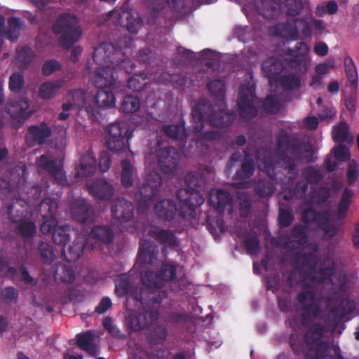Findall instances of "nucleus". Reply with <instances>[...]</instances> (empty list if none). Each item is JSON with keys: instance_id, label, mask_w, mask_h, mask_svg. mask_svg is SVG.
<instances>
[{"instance_id": "nucleus-1", "label": "nucleus", "mask_w": 359, "mask_h": 359, "mask_svg": "<svg viewBox=\"0 0 359 359\" xmlns=\"http://www.w3.org/2000/svg\"><path fill=\"white\" fill-rule=\"evenodd\" d=\"M355 309V302L349 299H343L339 305L330 309L324 323H314L309 325L304 335V343L308 346L305 353L306 359H333L331 356H327L326 352L328 344L322 338L328 330H335L341 320L348 314L353 312Z\"/></svg>"}, {"instance_id": "nucleus-2", "label": "nucleus", "mask_w": 359, "mask_h": 359, "mask_svg": "<svg viewBox=\"0 0 359 359\" xmlns=\"http://www.w3.org/2000/svg\"><path fill=\"white\" fill-rule=\"evenodd\" d=\"M276 154L280 167L285 172L283 182L288 184L293 183L299 173L296 160L306 163L313 160L312 147L306 142L292 140L287 134L278 137Z\"/></svg>"}, {"instance_id": "nucleus-3", "label": "nucleus", "mask_w": 359, "mask_h": 359, "mask_svg": "<svg viewBox=\"0 0 359 359\" xmlns=\"http://www.w3.org/2000/svg\"><path fill=\"white\" fill-rule=\"evenodd\" d=\"M52 29L55 34L61 35L58 43L61 48L67 50L78 41L82 34L78 18L69 13L60 14L53 22Z\"/></svg>"}, {"instance_id": "nucleus-4", "label": "nucleus", "mask_w": 359, "mask_h": 359, "mask_svg": "<svg viewBox=\"0 0 359 359\" xmlns=\"http://www.w3.org/2000/svg\"><path fill=\"white\" fill-rule=\"evenodd\" d=\"M294 306L297 312H302L301 323L304 327L310 325L313 320L319 318L323 313L321 303L313 290L299 292L294 299Z\"/></svg>"}, {"instance_id": "nucleus-5", "label": "nucleus", "mask_w": 359, "mask_h": 359, "mask_svg": "<svg viewBox=\"0 0 359 359\" xmlns=\"http://www.w3.org/2000/svg\"><path fill=\"white\" fill-rule=\"evenodd\" d=\"M309 46L305 42L300 41L296 43L294 48L283 49L281 57L291 69L305 73L309 64Z\"/></svg>"}, {"instance_id": "nucleus-6", "label": "nucleus", "mask_w": 359, "mask_h": 359, "mask_svg": "<svg viewBox=\"0 0 359 359\" xmlns=\"http://www.w3.org/2000/svg\"><path fill=\"white\" fill-rule=\"evenodd\" d=\"M162 184L161 176L155 171L147 174L145 181L135 194V198L142 208H149L158 194Z\"/></svg>"}, {"instance_id": "nucleus-7", "label": "nucleus", "mask_w": 359, "mask_h": 359, "mask_svg": "<svg viewBox=\"0 0 359 359\" xmlns=\"http://www.w3.org/2000/svg\"><path fill=\"white\" fill-rule=\"evenodd\" d=\"M155 154L162 172L169 175L175 172L180 158V153L177 149L168 145L166 142L158 140Z\"/></svg>"}, {"instance_id": "nucleus-8", "label": "nucleus", "mask_w": 359, "mask_h": 359, "mask_svg": "<svg viewBox=\"0 0 359 359\" xmlns=\"http://www.w3.org/2000/svg\"><path fill=\"white\" fill-rule=\"evenodd\" d=\"M176 276L175 265L164 263L161 266L158 273L151 271L141 272L140 279L142 284L150 289H161L164 286L165 282L173 280Z\"/></svg>"}, {"instance_id": "nucleus-9", "label": "nucleus", "mask_w": 359, "mask_h": 359, "mask_svg": "<svg viewBox=\"0 0 359 359\" xmlns=\"http://www.w3.org/2000/svg\"><path fill=\"white\" fill-rule=\"evenodd\" d=\"M107 147L117 154L124 151L126 148L125 139L128 140L131 137L128 124L122 121L111 123L107 128Z\"/></svg>"}, {"instance_id": "nucleus-10", "label": "nucleus", "mask_w": 359, "mask_h": 359, "mask_svg": "<svg viewBox=\"0 0 359 359\" xmlns=\"http://www.w3.org/2000/svg\"><path fill=\"white\" fill-rule=\"evenodd\" d=\"M256 100L257 97L252 88L245 85L240 86L237 106L239 116L242 119L248 121L257 115Z\"/></svg>"}, {"instance_id": "nucleus-11", "label": "nucleus", "mask_w": 359, "mask_h": 359, "mask_svg": "<svg viewBox=\"0 0 359 359\" xmlns=\"http://www.w3.org/2000/svg\"><path fill=\"white\" fill-rule=\"evenodd\" d=\"M177 199L181 202L179 215L182 218H193L196 216V208L204 203V198L197 191L189 192L184 189L177 191Z\"/></svg>"}, {"instance_id": "nucleus-12", "label": "nucleus", "mask_w": 359, "mask_h": 359, "mask_svg": "<svg viewBox=\"0 0 359 359\" xmlns=\"http://www.w3.org/2000/svg\"><path fill=\"white\" fill-rule=\"evenodd\" d=\"M158 309H145L138 314L129 313L126 318L127 327L133 332H139L151 327L159 318Z\"/></svg>"}, {"instance_id": "nucleus-13", "label": "nucleus", "mask_w": 359, "mask_h": 359, "mask_svg": "<svg viewBox=\"0 0 359 359\" xmlns=\"http://www.w3.org/2000/svg\"><path fill=\"white\" fill-rule=\"evenodd\" d=\"M29 107L28 101L23 98L15 99L6 104L5 111L10 116L13 127H21L32 115V111H28Z\"/></svg>"}, {"instance_id": "nucleus-14", "label": "nucleus", "mask_w": 359, "mask_h": 359, "mask_svg": "<svg viewBox=\"0 0 359 359\" xmlns=\"http://www.w3.org/2000/svg\"><path fill=\"white\" fill-rule=\"evenodd\" d=\"M318 263L317 255L314 252H296L292 259V266L305 277L315 278Z\"/></svg>"}, {"instance_id": "nucleus-15", "label": "nucleus", "mask_w": 359, "mask_h": 359, "mask_svg": "<svg viewBox=\"0 0 359 359\" xmlns=\"http://www.w3.org/2000/svg\"><path fill=\"white\" fill-rule=\"evenodd\" d=\"M57 209V203L51 198H45L41 202L39 211L44 213L43 222L40 226V231L43 234L46 235L53 232L54 229L57 228V219L55 214Z\"/></svg>"}, {"instance_id": "nucleus-16", "label": "nucleus", "mask_w": 359, "mask_h": 359, "mask_svg": "<svg viewBox=\"0 0 359 359\" xmlns=\"http://www.w3.org/2000/svg\"><path fill=\"white\" fill-rule=\"evenodd\" d=\"M215 109L212 103L205 99L200 100L192 110V116L195 122L194 130L201 132L204 128L205 121H210Z\"/></svg>"}, {"instance_id": "nucleus-17", "label": "nucleus", "mask_w": 359, "mask_h": 359, "mask_svg": "<svg viewBox=\"0 0 359 359\" xmlns=\"http://www.w3.org/2000/svg\"><path fill=\"white\" fill-rule=\"evenodd\" d=\"M158 249L154 242L140 239L137 252V262L140 268L152 266L158 262Z\"/></svg>"}, {"instance_id": "nucleus-18", "label": "nucleus", "mask_w": 359, "mask_h": 359, "mask_svg": "<svg viewBox=\"0 0 359 359\" xmlns=\"http://www.w3.org/2000/svg\"><path fill=\"white\" fill-rule=\"evenodd\" d=\"M118 79L115 67L110 65L97 67L92 78V82L98 89L111 88Z\"/></svg>"}, {"instance_id": "nucleus-19", "label": "nucleus", "mask_w": 359, "mask_h": 359, "mask_svg": "<svg viewBox=\"0 0 359 359\" xmlns=\"http://www.w3.org/2000/svg\"><path fill=\"white\" fill-rule=\"evenodd\" d=\"M70 209L73 219L81 224H91L95 220L94 208L84 199L74 201L72 203Z\"/></svg>"}, {"instance_id": "nucleus-20", "label": "nucleus", "mask_w": 359, "mask_h": 359, "mask_svg": "<svg viewBox=\"0 0 359 359\" xmlns=\"http://www.w3.org/2000/svg\"><path fill=\"white\" fill-rule=\"evenodd\" d=\"M132 287V280L130 275L127 273L121 274L115 281V293L117 297H122L127 294H131L133 298L142 304L144 303L143 297L144 291L141 289Z\"/></svg>"}, {"instance_id": "nucleus-21", "label": "nucleus", "mask_w": 359, "mask_h": 359, "mask_svg": "<svg viewBox=\"0 0 359 359\" xmlns=\"http://www.w3.org/2000/svg\"><path fill=\"white\" fill-rule=\"evenodd\" d=\"M121 55V51L109 43H102L95 48L93 58L100 67L116 63V55Z\"/></svg>"}, {"instance_id": "nucleus-22", "label": "nucleus", "mask_w": 359, "mask_h": 359, "mask_svg": "<svg viewBox=\"0 0 359 359\" xmlns=\"http://www.w3.org/2000/svg\"><path fill=\"white\" fill-rule=\"evenodd\" d=\"M218 107V111H215L210 118V123L217 128H225L231 126L236 118V112L233 110H226L225 100H219V102L215 103Z\"/></svg>"}, {"instance_id": "nucleus-23", "label": "nucleus", "mask_w": 359, "mask_h": 359, "mask_svg": "<svg viewBox=\"0 0 359 359\" xmlns=\"http://www.w3.org/2000/svg\"><path fill=\"white\" fill-rule=\"evenodd\" d=\"M297 18L288 19L285 22H279L270 28L271 34L290 40H297L299 31L297 27Z\"/></svg>"}, {"instance_id": "nucleus-24", "label": "nucleus", "mask_w": 359, "mask_h": 359, "mask_svg": "<svg viewBox=\"0 0 359 359\" xmlns=\"http://www.w3.org/2000/svg\"><path fill=\"white\" fill-rule=\"evenodd\" d=\"M112 216L119 222H128L133 217V203L123 198H116L111 207Z\"/></svg>"}, {"instance_id": "nucleus-25", "label": "nucleus", "mask_w": 359, "mask_h": 359, "mask_svg": "<svg viewBox=\"0 0 359 359\" xmlns=\"http://www.w3.org/2000/svg\"><path fill=\"white\" fill-rule=\"evenodd\" d=\"M89 193L95 198L109 201L114 194V187L103 179H96L87 184Z\"/></svg>"}, {"instance_id": "nucleus-26", "label": "nucleus", "mask_w": 359, "mask_h": 359, "mask_svg": "<svg viewBox=\"0 0 359 359\" xmlns=\"http://www.w3.org/2000/svg\"><path fill=\"white\" fill-rule=\"evenodd\" d=\"M308 206L304 208L300 214V221L303 224L315 223L317 226L326 224L328 220V211H318L311 202L305 203Z\"/></svg>"}, {"instance_id": "nucleus-27", "label": "nucleus", "mask_w": 359, "mask_h": 359, "mask_svg": "<svg viewBox=\"0 0 359 359\" xmlns=\"http://www.w3.org/2000/svg\"><path fill=\"white\" fill-rule=\"evenodd\" d=\"M52 135V130L47 123L43 121L38 125H32L28 127L26 138L32 140L34 143L43 145L46 140Z\"/></svg>"}, {"instance_id": "nucleus-28", "label": "nucleus", "mask_w": 359, "mask_h": 359, "mask_svg": "<svg viewBox=\"0 0 359 359\" xmlns=\"http://www.w3.org/2000/svg\"><path fill=\"white\" fill-rule=\"evenodd\" d=\"M97 168V162L94 154L88 151L80 158L79 168L76 169V177H88L93 176Z\"/></svg>"}, {"instance_id": "nucleus-29", "label": "nucleus", "mask_w": 359, "mask_h": 359, "mask_svg": "<svg viewBox=\"0 0 359 359\" xmlns=\"http://www.w3.org/2000/svg\"><path fill=\"white\" fill-rule=\"evenodd\" d=\"M258 166L259 170L273 180H282L276 172V164L271 151L268 150L259 151L258 153Z\"/></svg>"}, {"instance_id": "nucleus-30", "label": "nucleus", "mask_w": 359, "mask_h": 359, "mask_svg": "<svg viewBox=\"0 0 359 359\" xmlns=\"http://www.w3.org/2000/svg\"><path fill=\"white\" fill-rule=\"evenodd\" d=\"M208 203L217 212L223 213L226 208H232V198L230 194L223 189L216 190L215 194H210Z\"/></svg>"}, {"instance_id": "nucleus-31", "label": "nucleus", "mask_w": 359, "mask_h": 359, "mask_svg": "<svg viewBox=\"0 0 359 359\" xmlns=\"http://www.w3.org/2000/svg\"><path fill=\"white\" fill-rule=\"evenodd\" d=\"M177 211V204L173 199L161 200L154 206V212L157 217L165 221L172 220Z\"/></svg>"}, {"instance_id": "nucleus-32", "label": "nucleus", "mask_w": 359, "mask_h": 359, "mask_svg": "<svg viewBox=\"0 0 359 359\" xmlns=\"http://www.w3.org/2000/svg\"><path fill=\"white\" fill-rule=\"evenodd\" d=\"M150 235L158 243L171 249L178 247L180 244L175 233L170 229L150 230Z\"/></svg>"}, {"instance_id": "nucleus-33", "label": "nucleus", "mask_w": 359, "mask_h": 359, "mask_svg": "<svg viewBox=\"0 0 359 359\" xmlns=\"http://www.w3.org/2000/svg\"><path fill=\"white\" fill-rule=\"evenodd\" d=\"M119 24L132 34H136L142 25V21L137 13L123 11L118 15Z\"/></svg>"}, {"instance_id": "nucleus-34", "label": "nucleus", "mask_w": 359, "mask_h": 359, "mask_svg": "<svg viewBox=\"0 0 359 359\" xmlns=\"http://www.w3.org/2000/svg\"><path fill=\"white\" fill-rule=\"evenodd\" d=\"M283 69V62L276 57H269L265 60L262 65V72L264 77L269 82L276 79Z\"/></svg>"}, {"instance_id": "nucleus-35", "label": "nucleus", "mask_w": 359, "mask_h": 359, "mask_svg": "<svg viewBox=\"0 0 359 359\" xmlns=\"http://www.w3.org/2000/svg\"><path fill=\"white\" fill-rule=\"evenodd\" d=\"M39 165L46 170L59 184L65 180V175L54 160H51L46 154L39 157Z\"/></svg>"}, {"instance_id": "nucleus-36", "label": "nucleus", "mask_w": 359, "mask_h": 359, "mask_svg": "<svg viewBox=\"0 0 359 359\" xmlns=\"http://www.w3.org/2000/svg\"><path fill=\"white\" fill-rule=\"evenodd\" d=\"M255 171V164L252 156L249 153L245 152L241 168L236 170L233 178L239 180H248L254 175Z\"/></svg>"}, {"instance_id": "nucleus-37", "label": "nucleus", "mask_w": 359, "mask_h": 359, "mask_svg": "<svg viewBox=\"0 0 359 359\" xmlns=\"http://www.w3.org/2000/svg\"><path fill=\"white\" fill-rule=\"evenodd\" d=\"M94 335L90 331H86L84 333L79 334L76 336L77 346L85 351L92 357H96L98 355V349L93 344Z\"/></svg>"}, {"instance_id": "nucleus-38", "label": "nucleus", "mask_w": 359, "mask_h": 359, "mask_svg": "<svg viewBox=\"0 0 359 359\" xmlns=\"http://www.w3.org/2000/svg\"><path fill=\"white\" fill-rule=\"evenodd\" d=\"M184 183L187 186L185 189L189 192L197 191L201 194V190L205 187V180L201 173L196 171H191L186 174L184 177Z\"/></svg>"}, {"instance_id": "nucleus-39", "label": "nucleus", "mask_w": 359, "mask_h": 359, "mask_svg": "<svg viewBox=\"0 0 359 359\" xmlns=\"http://www.w3.org/2000/svg\"><path fill=\"white\" fill-rule=\"evenodd\" d=\"M353 196L354 191L351 189L346 187L343 190L337 209V217L338 219H344L346 217Z\"/></svg>"}, {"instance_id": "nucleus-40", "label": "nucleus", "mask_w": 359, "mask_h": 359, "mask_svg": "<svg viewBox=\"0 0 359 359\" xmlns=\"http://www.w3.org/2000/svg\"><path fill=\"white\" fill-rule=\"evenodd\" d=\"M332 139L334 142L351 144L353 142V136L350 133L346 122L341 121L334 126L332 129Z\"/></svg>"}, {"instance_id": "nucleus-41", "label": "nucleus", "mask_w": 359, "mask_h": 359, "mask_svg": "<svg viewBox=\"0 0 359 359\" xmlns=\"http://www.w3.org/2000/svg\"><path fill=\"white\" fill-rule=\"evenodd\" d=\"M63 80L43 82L39 88V95L43 100L53 98L63 86Z\"/></svg>"}, {"instance_id": "nucleus-42", "label": "nucleus", "mask_w": 359, "mask_h": 359, "mask_svg": "<svg viewBox=\"0 0 359 359\" xmlns=\"http://www.w3.org/2000/svg\"><path fill=\"white\" fill-rule=\"evenodd\" d=\"M283 0H264L263 9L260 13L266 18L275 19L281 13Z\"/></svg>"}, {"instance_id": "nucleus-43", "label": "nucleus", "mask_w": 359, "mask_h": 359, "mask_svg": "<svg viewBox=\"0 0 359 359\" xmlns=\"http://www.w3.org/2000/svg\"><path fill=\"white\" fill-rule=\"evenodd\" d=\"M8 28L4 30L3 36L12 42H15L20 37V32L24 26L23 21L17 17H11L8 20Z\"/></svg>"}, {"instance_id": "nucleus-44", "label": "nucleus", "mask_w": 359, "mask_h": 359, "mask_svg": "<svg viewBox=\"0 0 359 359\" xmlns=\"http://www.w3.org/2000/svg\"><path fill=\"white\" fill-rule=\"evenodd\" d=\"M162 131L169 138L176 140H186L188 136L185 127L181 124L164 125Z\"/></svg>"}, {"instance_id": "nucleus-45", "label": "nucleus", "mask_w": 359, "mask_h": 359, "mask_svg": "<svg viewBox=\"0 0 359 359\" xmlns=\"http://www.w3.org/2000/svg\"><path fill=\"white\" fill-rule=\"evenodd\" d=\"M135 168L130 160L124 159L121 161V182L123 187L129 188L133 184Z\"/></svg>"}, {"instance_id": "nucleus-46", "label": "nucleus", "mask_w": 359, "mask_h": 359, "mask_svg": "<svg viewBox=\"0 0 359 359\" xmlns=\"http://www.w3.org/2000/svg\"><path fill=\"white\" fill-rule=\"evenodd\" d=\"M85 244L81 241L75 240L72 244L69 247L67 250V255L64 249L62 250V256L65 257V259L69 262H75L78 260L82 255Z\"/></svg>"}, {"instance_id": "nucleus-47", "label": "nucleus", "mask_w": 359, "mask_h": 359, "mask_svg": "<svg viewBox=\"0 0 359 359\" xmlns=\"http://www.w3.org/2000/svg\"><path fill=\"white\" fill-rule=\"evenodd\" d=\"M278 181L271 178L260 180L255 186V194L261 198H270L275 191L274 182H278Z\"/></svg>"}, {"instance_id": "nucleus-48", "label": "nucleus", "mask_w": 359, "mask_h": 359, "mask_svg": "<svg viewBox=\"0 0 359 359\" xmlns=\"http://www.w3.org/2000/svg\"><path fill=\"white\" fill-rule=\"evenodd\" d=\"M313 203L320 205L327 202L331 197L330 188L325 186L313 187L309 193Z\"/></svg>"}, {"instance_id": "nucleus-49", "label": "nucleus", "mask_w": 359, "mask_h": 359, "mask_svg": "<svg viewBox=\"0 0 359 359\" xmlns=\"http://www.w3.org/2000/svg\"><path fill=\"white\" fill-rule=\"evenodd\" d=\"M90 234L93 238H97L105 244H109L114 240V231L108 226H94Z\"/></svg>"}, {"instance_id": "nucleus-50", "label": "nucleus", "mask_w": 359, "mask_h": 359, "mask_svg": "<svg viewBox=\"0 0 359 359\" xmlns=\"http://www.w3.org/2000/svg\"><path fill=\"white\" fill-rule=\"evenodd\" d=\"M345 73L348 80L353 90H356L358 87V76L355 65L349 55L344 57V60Z\"/></svg>"}, {"instance_id": "nucleus-51", "label": "nucleus", "mask_w": 359, "mask_h": 359, "mask_svg": "<svg viewBox=\"0 0 359 359\" xmlns=\"http://www.w3.org/2000/svg\"><path fill=\"white\" fill-rule=\"evenodd\" d=\"M70 227L69 225L57 226L54 229L52 239L55 245H60L62 250L70 241Z\"/></svg>"}, {"instance_id": "nucleus-52", "label": "nucleus", "mask_w": 359, "mask_h": 359, "mask_svg": "<svg viewBox=\"0 0 359 359\" xmlns=\"http://www.w3.org/2000/svg\"><path fill=\"white\" fill-rule=\"evenodd\" d=\"M301 175L309 184L312 185L318 184L324 177L321 171L313 165H308L304 168Z\"/></svg>"}, {"instance_id": "nucleus-53", "label": "nucleus", "mask_w": 359, "mask_h": 359, "mask_svg": "<svg viewBox=\"0 0 359 359\" xmlns=\"http://www.w3.org/2000/svg\"><path fill=\"white\" fill-rule=\"evenodd\" d=\"M95 100L99 107H112L115 105V96L111 88L99 89Z\"/></svg>"}, {"instance_id": "nucleus-54", "label": "nucleus", "mask_w": 359, "mask_h": 359, "mask_svg": "<svg viewBox=\"0 0 359 359\" xmlns=\"http://www.w3.org/2000/svg\"><path fill=\"white\" fill-rule=\"evenodd\" d=\"M36 57L34 51L29 46H24L17 50L16 59L19 62L21 68H27Z\"/></svg>"}, {"instance_id": "nucleus-55", "label": "nucleus", "mask_w": 359, "mask_h": 359, "mask_svg": "<svg viewBox=\"0 0 359 359\" xmlns=\"http://www.w3.org/2000/svg\"><path fill=\"white\" fill-rule=\"evenodd\" d=\"M55 276L63 283H70L75 280V272L69 265L60 264L56 266Z\"/></svg>"}, {"instance_id": "nucleus-56", "label": "nucleus", "mask_w": 359, "mask_h": 359, "mask_svg": "<svg viewBox=\"0 0 359 359\" xmlns=\"http://www.w3.org/2000/svg\"><path fill=\"white\" fill-rule=\"evenodd\" d=\"M208 88L210 93L216 98L215 103L219 102V100H225L226 86L223 81L215 79L208 84Z\"/></svg>"}, {"instance_id": "nucleus-57", "label": "nucleus", "mask_w": 359, "mask_h": 359, "mask_svg": "<svg viewBox=\"0 0 359 359\" xmlns=\"http://www.w3.org/2000/svg\"><path fill=\"white\" fill-rule=\"evenodd\" d=\"M148 76L144 72H141L131 76L127 82V86L133 91H141L148 83Z\"/></svg>"}, {"instance_id": "nucleus-58", "label": "nucleus", "mask_w": 359, "mask_h": 359, "mask_svg": "<svg viewBox=\"0 0 359 359\" xmlns=\"http://www.w3.org/2000/svg\"><path fill=\"white\" fill-rule=\"evenodd\" d=\"M308 226L304 224H297L290 231V236L297 238L299 245H305L309 241L307 234Z\"/></svg>"}, {"instance_id": "nucleus-59", "label": "nucleus", "mask_w": 359, "mask_h": 359, "mask_svg": "<svg viewBox=\"0 0 359 359\" xmlns=\"http://www.w3.org/2000/svg\"><path fill=\"white\" fill-rule=\"evenodd\" d=\"M140 107V100L133 95H126L121 102L120 110L125 114H132L139 110Z\"/></svg>"}, {"instance_id": "nucleus-60", "label": "nucleus", "mask_w": 359, "mask_h": 359, "mask_svg": "<svg viewBox=\"0 0 359 359\" xmlns=\"http://www.w3.org/2000/svg\"><path fill=\"white\" fill-rule=\"evenodd\" d=\"M38 250L42 262L48 265L53 263L55 258L53 248L48 243L40 241L38 244Z\"/></svg>"}, {"instance_id": "nucleus-61", "label": "nucleus", "mask_w": 359, "mask_h": 359, "mask_svg": "<svg viewBox=\"0 0 359 359\" xmlns=\"http://www.w3.org/2000/svg\"><path fill=\"white\" fill-rule=\"evenodd\" d=\"M282 7L287 15L295 17L301 13L304 6L302 0H283Z\"/></svg>"}, {"instance_id": "nucleus-62", "label": "nucleus", "mask_w": 359, "mask_h": 359, "mask_svg": "<svg viewBox=\"0 0 359 359\" xmlns=\"http://www.w3.org/2000/svg\"><path fill=\"white\" fill-rule=\"evenodd\" d=\"M261 108L269 114H276L280 109V104L276 95H268L261 102Z\"/></svg>"}, {"instance_id": "nucleus-63", "label": "nucleus", "mask_w": 359, "mask_h": 359, "mask_svg": "<svg viewBox=\"0 0 359 359\" xmlns=\"http://www.w3.org/2000/svg\"><path fill=\"white\" fill-rule=\"evenodd\" d=\"M279 83L285 90H289L298 89L301 86L300 79L294 74L280 76Z\"/></svg>"}, {"instance_id": "nucleus-64", "label": "nucleus", "mask_w": 359, "mask_h": 359, "mask_svg": "<svg viewBox=\"0 0 359 359\" xmlns=\"http://www.w3.org/2000/svg\"><path fill=\"white\" fill-rule=\"evenodd\" d=\"M167 336V327L165 325H157L150 332V341L154 344H162Z\"/></svg>"}]
</instances>
